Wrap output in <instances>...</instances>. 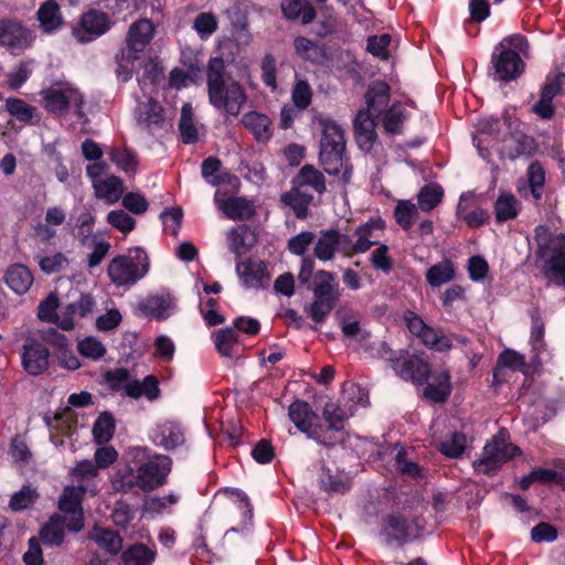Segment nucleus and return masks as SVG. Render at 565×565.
I'll use <instances>...</instances> for the list:
<instances>
[{
    "instance_id": "nucleus-3",
    "label": "nucleus",
    "mask_w": 565,
    "mask_h": 565,
    "mask_svg": "<svg viewBox=\"0 0 565 565\" xmlns=\"http://www.w3.org/2000/svg\"><path fill=\"white\" fill-rule=\"evenodd\" d=\"M321 139L318 161L326 173L335 178V183L345 189L350 183L353 166L345 153L344 129L333 119L319 118Z\"/></svg>"
},
{
    "instance_id": "nucleus-12",
    "label": "nucleus",
    "mask_w": 565,
    "mask_h": 565,
    "mask_svg": "<svg viewBox=\"0 0 565 565\" xmlns=\"http://www.w3.org/2000/svg\"><path fill=\"white\" fill-rule=\"evenodd\" d=\"M288 417L296 428L308 438L326 447H331L335 444L333 438L326 436L323 427L316 423L318 415L308 402L301 399L294 401L288 407Z\"/></svg>"
},
{
    "instance_id": "nucleus-55",
    "label": "nucleus",
    "mask_w": 565,
    "mask_h": 565,
    "mask_svg": "<svg viewBox=\"0 0 565 565\" xmlns=\"http://www.w3.org/2000/svg\"><path fill=\"white\" fill-rule=\"evenodd\" d=\"M527 182L533 198L540 200L545 184V171L540 162L533 161L530 163L527 168Z\"/></svg>"
},
{
    "instance_id": "nucleus-59",
    "label": "nucleus",
    "mask_w": 565,
    "mask_h": 565,
    "mask_svg": "<svg viewBox=\"0 0 565 565\" xmlns=\"http://www.w3.org/2000/svg\"><path fill=\"white\" fill-rule=\"evenodd\" d=\"M36 498L38 493L34 489L30 486H23L19 491L11 495L9 507L13 511H22L30 508Z\"/></svg>"
},
{
    "instance_id": "nucleus-47",
    "label": "nucleus",
    "mask_w": 565,
    "mask_h": 565,
    "mask_svg": "<svg viewBox=\"0 0 565 565\" xmlns=\"http://www.w3.org/2000/svg\"><path fill=\"white\" fill-rule=\"evenodd\" d=\"M418 215V207L408 200H399L394 209L395 221L405 231L412 228Z\"/></svg>"
},
{
    "instance_id": "nucleus-58",
    "label": "nucleus",
    "mask_w": 565,
    "mask_h": 565,
    "mask_svg": "<svg viewBox=\"0 0 565 565\" xmlns=\"http://www.w3.org/2000/svg\"><path fill=\"white\" fill-rule=\"evenodd\" d=\"M291 100L299 110H305L310 106L312 89L307 81H296L291 90Z\"/></svg>"
},
{
    "instance_id": "nucleus-17",
    "label": "nucleus",
    "mask_w": 565,
    "mask_h": 565,
    "mask_svg": "<svg viewBox=\"0 0 565 565\" xmlns=\"http://www.w3.org/2000/svg\"><path fill=\"white\" fill-rule=\"evenodd\" d=\"M380 535L388 546L402 547L412 540L411 525L399 513H391L382 519Z\"/></svg>"
},
{
    "instance_id": "nucleus-40",
    "label": "nucleus",
    "mask_w": 565,
    "mask_h": 565,
    "mask_svg": "<svg viewBox=\"0 0 565 565\" xmlns=\"http://www.w3.org/2000/svg\"><path fill=\"white\" fill-rule=\"evenodd\" d=\"M455 278V265L451 260L445 259L431 266L426 271L427 282L436 288L451 281Z\"/></svg>"
},
{
    "instance_id": "nucleus-10",
    "label": "nucleus",
    "mask_w": 565,
    "mask_h": 565,
    "mask_svg": "<svg viewBox=\"0 0 565 565\" xmlns=\"http://www.w3.org/2000/svg\"><path fill=\"white\" fill-rule=\"evenodd\" d=\"M41 95L44 109L56 117L66 115L71 107H74V113L78 119L86 117L83 110L85 104L84 96L70 83L51 85L49 88L43 89Z\"/></svg>"
},
{
    "instance_id": "nucleus-41",
    "label": "nucleus",
    "mask_w": 565,
    "mask_h": 565,
    "mask_svg": "<svg viewBox=\"0 0 565 565\" xmlns=\"http://www.w3.org/2000/svg\"><path fill=\"white\" fill-rule=\"evenodd\" d=\"M525 356L514 350H503L497 361V366L493 369L494 383L499 382V376L502 367H509L513 371H523L525 369Z\"/></svg>"
},
{
    "instance_id": "nucleus-48",
    "label": "nucleus",
    "mask_w": 565,
    "mask_h": 565,
    "mask_svg": "<svg viewBox=\"0 0 565 565\" xmlns=\"http://www.w3.org/2000/svg\"><path fill=\"white\" fill-rule=\"evenodd\" d=\"M109 159L118 169L126 173L135 174L138 166V159L134 151L128 148H113L108 152Z\"/></svg>"
},
{
    "instance_id": "nucleus-22",
    "label": "nucleus",
    "mask_w": 565,
    "mask_h": 565,
    "mask_svg": "<svg viewBox=\"0 0 565 565\" xmlns=\"http://www.w3.org/2000/svg\"><path fill=\"white\" fill-rule=\"evenodd\" d=\"M111 489L115 492L128 494L141 491L138 472L134 465L128 461L124 467H119L110 477Z\"/></svg>"
},
{
    "instance_id": "nucleus-25",
    "label": "nucleus",
    "mask_w": 565,
    "mask_h": 565,
    "mask_svg": "<svg viewBox=\"0 0 565 565\" xmlns=\"http://www.w3.org/2000/svg\"><path fill=\"white\" fill-rule=\"evenodd\" d=\"M280 11L286 20H300L302 24H309L317 18L316 8L308 0H281Z\"/></svg>"
},
{
    "instance_id": "nucleus-35",
    "label": "nucleus",
    "mask_w": 565,
    "mask_h": 565,
    "mask_svg": "<svg viewBox=\"0 0 565 565\" xmlns=\"http://www.w3.org/2000/svg\"><path fill=\"white\" fill-rule=\"evenodd\" d=\"M174 306V299L170 294L153 295L146 298L140 305L139 309L146 316L158 319H164L168 312Z\"/></svg>"
},
{
    "instance_id": "nucleus-61",
    "label": "nucleus",
    "mask_w": 565,
    "mask_h": 565,
    "mask_svg": "<svg viewBox=\"0 0 565 565\" xmlns=\"http://www.w3.org/2000/svg\"><path fill=\"white\" fill-rule=\"evenodd\" d=\"M105 381L113 391H124L127 394V386L132 383L129 371L125 367L115 369L105 373Z\"/></svg>"
},
{
    "instance_id": "nucleus-54",
    "label": "nucleus",
    "mask_w": 565,
    "mask_h": 565,
    "mask_svg": "<svg viewBox=\"0 0 565 565\" xmlns=\"http://www.w3.org/2000/svg\"><path fill=\"white\" fill-rule=\"evenodd\" d=\"M532 329H531V345L533 351L536 353V358L540 353L546 350V343L544 341L545 324L540 315L535 309L531 312Z\"/></svg>"
},
{
    "instance_id": "nucleus-19",
    "label": "nucleus",
    "mask_w": 565,
    "mask_h": 565,
    "mask_svg": "<svg viewBox=\"0 0 565 565\" xmlns=\"http://www.w3.org/2000/svg\"><path fill=\"white\" fill-rule=\"evenodd\" d=\"M385 227V222L381 217H372L365 223L359 225L354 231L356 241L353 242L349 235V249L351 257L356 254L367 252L372 246L379 242V232Z\"/></svg>"
},
{
    "instance_id": "nucleus-38",
    "label": "nucleus",
    "mask_w": 565,
    "mask_h": 565,
    "mask_svg": "<svg viewBox=\"0 0 565 565\" xmlns=\"http://www.w3.org/2000/svg\"><path fill=\"white\" fill-rule=\"evenodd\" d=\"M65 521L60 516L51 515L40 530V540L46 545L60 546L65 539Z\"/></svg>"
},
{
    "instance_id": "nucleus-23",
    "label": "nucleus",
    "mask_w": 565,
    "mask_h": 565,
    "mask_svg": "<svg viewBox=\"0 0 565 565\" xmlns=\"http://www.w3.org/2000/svg\"><path fill=\"white\" fill-rule=\"evenodd\" d=\"M431 382L425 383L423 396L434 403H445L451 394L450 373L447 370L430 375Z\"/></svg>"
},
{
    "instance_id": "nucleus-44",
    "label": "nucleus",
    "mask_w": 565,
    "mask_h": 565,
    "mask_svg": "<svg viewBox=\"0 0 565 565\" xmlns=\"http://www.w3.org/2000/svg\"><path fill=\"white\" fill-rule=\"evenodd\" d=\"M322 416L327 423V428H323L326 436H331L330 433L341 431L344 428L347 419L344 411L335 403L329 402L324 405Z\"/></svg>"
},
{
    "instance_id": "nucleus-63",
    "label": "nucleus",
    "mask_w": 565,
    "mask_h": 565,
    "mask_svg": "<svg viewBox=\"0 0 565 565\" xmlns=\"http://www.w3.org/2000/svg\"><path fill=\"white\" fill-rule=\"evenodd\" d=\"M107 222L124 234L131 232L136 225V220L124 210L110 211L107 215Z\"/></svg>"
},
{
    "instance_id": "nucleus-42",
    "label": "nucleus",
    "mask_w": 565,
    "mask_h": 565,
    "mask_svg": "<svg viewBox=\"0 0 565 565\" xmlns=\"http://www.w3.org/2000/svg\"><path fill=\"white\" fill-rule=\"evenodd\" d=\"M139 122L146 127L160 126L163 120V108L153 98H149L146 103H141L138 106Z\"/></svg>"
},
{
    "instance_id": "nucleus-14",
    "label": "nucleus",
    "mask_w": 565,
    "mask_h": 565,
    "mask_svg": "<svg viewBox=\"0 0 565 565\" xmlns=\"http://www.w3.org/2000/svg\"><path fill=\"white\" fill-rule=\"evenodd\" d=\"M337 253L343 257H351L349 235L334 227L321 230L316 237L313 255L321 262H330L334 259Z\"/></svg>"
},
{
    "instance_id": "nucleus-51",
    "label": "nucleus",
    "mask_w": 565,
    "mask_h": 565,
    "mask_svg": "<svg viewBox=\"0 0 565 565\" xmlns=\"http://www.w3.org/2000/svg\"><path fill=\"white\" fill-rule=\"evenodd\" d=\"M179 130L184 143H194L198 141V129L194 125L193 110L189 104L183 105L179 121Z\"/></svg>"
},
{
    "instance_id": "nucleus-52",
    "label": "nucleus",
    "mask_w": 565,
    "mask_h": 565,
    "mask_svg": "<svg viewBox=\"0 0 565 565\" xmlns=\"http://www.w3.org/2000/svg\"><path fill=\"white\" fill-rule=\"evenodd\" d=\"M467 446L466 435L455 431L448 438L439 443V451L448 458H459Z\"/></svg>"
},
{
    "instance_id": "nucleus-11",
    "label": "nucleus",
    "mask_w": 565,
    "mask_h": 565,
    "mask_svg": "<svg viewBox=\"0 0 565 565\" xmlns=\"http://www.w3.org/2000/svg\"><path fill=\"white\" fill-rule=\"evenodd\" d=\"M86 491V487L82 484L66 486L58 497V513L54 515L65 521L70 532L78 533L85 527L83 499Z\"/></svg>"
},
{
    "instance_id": "nucleus-9",
    "label": "nucleus",
    "mask_w": 565,
    "mask_h": 565,
    "mask_svg": "<svg viewBox=\"0 0 565 565\" xmlns=\"http://www.w3.org/2000/svg\"><path fill=\"white\" fill-rule=\"evenodd\" d=\"M381 355L390 363L398 377L415 385H424L431 375L430 364L419 355L411 354L406 350L394 353L386 343H383Z\"/></svg>"
},
{
    "instance_id": "nucleus-30",
    "label": "nucleus",
    "mask_w": 565,
    "mask_h": 565,
    "mask_svg": "<svg viewBox=\"0 0 565 565\" xmlns=\"http://www.w3.org/2000/svg\"><path fill=\"white\" fill-rule=\"evenodd\" d=\"M390 90L391 88L385 82L377 81L372 83L365 93L367 106L365 110L377 117L390 103Z\"/></svg>"
},
{
    "instance_id": "nucleus-57",
    "label": "nucleus",
    "mask_w": 565,
    "mask_h": 565,
    "mask_svg": "<svg viewBox=\"0 0 565 565\" xmlns=\"http://www.w3.org/2000/svg\"><path fill=\"white\" fill-rule=\"evenodd\" d=\"M405 120L404 107L397 103L392 105L383 116V126L388 134H398Z\"/></svg>"
},
{
    "instance_id": "nucleus-24",
    "label": "nucleus",
    "mask_w": 565,
    "mask_h": 565,
    "mask_svg": "<svg viewBox=\"0 0 565 565\" xmlns=\"http://www.w3.org/2000/svg\"><path fill=\"white\" fill-rule=\"evenodd\" d=\"M313 201V195L305 192L296 184H291L289 191L280 194V202L290 207L294 215L299 220H306L309 215V206Z\"/></svg>"
},
{
    "instance_id": "nucleus-8",
    "label": "nucleus",
    "mask_w": 565,
    "mask_h": 565,
    "mask_svg": "<svg viewBox=\"0 0 565 565\" xmlns=\"http://www.w3.org/2000/svg\"><path fill=\"white\" fill-rule=\"evenodd\" d=\"M509 431L505 428H500L491 440L484 445L481 458L472 462L475 471L494 476L504 462L520 454V448L509 443Z\"/></svg>"
},
{
    "instance_id": "nucleus-31",
    "label": "nucleus",
    "mask_w": 565,
    "mask_h": 565,
    "mask_svg": "<svg viewBox=\"0 0 565 565\" xmlns=\"http://www.w3.org/2000/svg\"><path fill=\"white\" fill-rule=\"evenodd\" d=\"M4 280L15 294L23 295L32 286L33 275L25 265L12 264L6 271Z\"/></svg>"
},
{
    "instance_id": "nucleus-27",
    "label": "nucleus",
    "mask_w": 565,
    "mask_h": 565,
    "mask_svg": "<svg viewBox=\"0 0 565 565\" xmlns=\"http://www.w3.org/2000/svg\"><path fill=\"white\" fill-rule=\"evenodd\" d=\"M88 539L94 541L108 556H115L122 550V537L118 532L110 529L94 526L88 534Z\"/></svg>"
},
{
    "instance_id": "nucleus-20",
    "label": "nucleus",
    "mask_w": 565,
    "mask_h": 565,
    "mask_svg": "<svg viewBox=\"0 0 565 565\" xmlns=\"http://www.w3.org/2000/svg\"><path fill=\"white\" fill-rule=\"evenodd\" d=\"M236 274L246 288L259 289L264 287V279H268L266 265L253 258L238 260Z\"/></svg>"
},
{
    "instance_id": "nucleus-29",
    "label": "nucleus",
    "mask_w": 565,
    "mask_h": 565,
    "mask_svg": "<svg viewBox=\"0 0 565 565\" xmlns=\"http://www.w3.org/2000/svg\"><path fill=\"white\" fill-rule=\"evenodd\" d=\"M218 206L230 220L234 221H248L256 214L253 202L244 196L227 198Z\"/></svg>"
},
{
    "instance_id": "nucleus-33",
    "label": "nucleus",
    "mask_w": 565,
    "mask_h": 565,
    "mask_svg": "<svg viewBox=\"0 0 565 565\" xmlns=\"http://www.w3.org/2000/svg\"><path fill=\"white\" fill-rule=\"evenodd\" d=\"M38 20L44 33H52L63 25L60 4L55 0H46L39 8Z\"/></svg>"
},
{
    "instance_id": "nucleus-13",
    "label": "nucleus",
    "mask_w": 565,
    "mask_h": 565,
    "mask_svg": "<svg viewBox=\"0 0 565 565\" xmlns=\"http://www.w3.org/2000/svg\"><path fill=\"white\" fill-rule=\"evenodd\" d=\"M115 22L110 15L99 9H89L81 14L72 25V36L79 44L90 43L111 30Z\"/></svg>"
},
{
    "instance_id": "nucleus-16",
    "label": "nucleus",
    "mask_w": 565,
    "mask_h": 565,
    "mask_svg": "<svg viewBox=\"0 0 565 565\" xmlns=\"http://www.w3.org/2000/svg\"><path fill=\"white\" fill-rule=\"evenodd\" d=\"M21 364L31 376L43 374L50 366V351L39 340L28 338L22 347Z\"/></svg>"
},
{
    "instance_id": "nucleus-62",
    "label": "nucleus",
    "mask_w": 565,
    "mask_h": 565,
    "mask_svg": "<svg viewBox=\"0 0 565 565\" xmlns=\"http://www.w3.org/2000/svg\"><path fill=\"white\" fill-rule=\"evenodd\" d=\"M247 227L232 228L227 234L228 246L232 253L235 254L237 259H241L244 249L250 247L254 242L246 241Z\"/></svg>"
},
{
    "instance_id": "nucleus-2",
    "label": "nucleus",
    "mask_w": 565,
    "mask_h": 565,
    "mask_svg": "<svg viewBox=\"0 0 565 565\" xmlns=\"http://www.w3.org/2000/svg\"><path fill=\"white\" fill-rule=\"evenodd\" d=\"M206 89L210 104L230 116H237L247 103L244 86L227 71L221 56L207 61Z\"/></svg>"
},
{
    "instance_id": "nucleus-56",
    "label": "nucleus",
    "mask_w": 565,
    "mask_h": 565,
    "mask_svg": "<svg viewBox=\"0 0 565 565\" xmlns=\"http://www.w3.org/2000/svg\"><path fill=\"white\" fill-rule=\"evenodd\" d=\"M317 235L311 231H302L298 233L297 235L289 238L287 243L288 250L296 255L308 257L306 253L308 252L309 247L316 242Z\"/></svg>"
},
{
    "instance_id": "nucleus-1",
    "label": "nucleus",
    "mask_w": 565,
    "mask_h": 565,
    "mask_svg": "<svg viewBox=\"0 0 565 565\" xmlns=\"http://www.w3.org/2000/svg\"><path fill=\"white\" fill-rule=\"evenodd\" d=\"M313 269L315 259L312 257L301 258L297 279L315 297V300L305 308V311L316 323H322L335 308L341 292L335 274L324 269L313 273Z\"/></svg>"
},
{
    "instance_id": "nucleus-21",
    "label": "nucleus",
    "mask_w": 565,
    "mask_h": 565,
    "mask_svg": "<svg viewBox=\"0 0 565 565\" xmlns=\"http://www.w3.org/2000/svg\"><path fill=\"white\" fill-rule=\"evenodd\" d=\"M373 114L360 110L353 121L355 138L362 150H371L376 140V124Z\"/></svg>"
},
{
    "instance_id": "nucleus-43",
    "label": "nucleus",
    "mask_w": 565,
    "mask_h": 565,
    "mask_svg": "<svg viewBox=\"0 0 565 565\" xmlns=\"http://www.w3.org/2000/svg\"><path fill=\"white\" fill-rule=\"evenodd\" d=\"M495 220L499 223L516 217L519 213V202L511 193H502L494 202Z\"/></svg>"
},
{
    "instance_id": "nucleus-4",
    "label": "nucleus",
    "mask_w": 565,
    "mask_h": 565,
    "mask_svg": "<svg viewBox=\"0 0 565 565\" xmlns=\"http://www.w3.org/2000/svg\"><path fill=\"white\" fill-rule=\"evenodd\" d=\"M156 28L150 19L141 18L131 23L125 38V47L115 55L116 75L121 82L132 78L135 62L141 58L154 36Z\"/></svg>"
},
{
    "instance_id": "nucleus-49",
    "label": "nucleus",
    "mask_w": 565,
    "mask_h": 565,
    "mask_svg": "<svg viewBox=\"0 0 565 565\" xmlns=\"http://www.w3.org/2000/svg\"><path fill=\"white\" fill-rule=\"evenodd\" d=\"M6 109L11 116L25 125L32 124V119L36 115V108L20 98H8Z\"/></svg>"
},
{
    "instance_id": "nucleus-37",
    "label": "nucleus",
    "mask_w": 565,
    "mask_h": 565,
    "mask_svg": "<svg viewBox=\"0 0 565 565\" xmlns=\"http://www.w3.org/2000/svg\"><path fill=\"white\" fill-rule=\"evenodd\" d=\"M242 122L258 141H265L271 137V121L269 117L264 114L257 111H248L244 114Z\"/></svg>"
},
{
    "instance_id": "nucleus-28",
    "label": "nucleus",
    "mask_w": 565,
    "mask_h": 565,
    "mask_svg": "<svg viewBox=\"0 0 565 565\" xmlns=\"http://www.w3.org/2000/svg\"><path fill=\"white\" fill-rule=\"evenodd\" d=\"M536 142L533 137L521 131H514L505 140L503 152L505 156L514 160L521 156L530 157L536 151Z\"/></svg>"
},
{
    "instance_id": "nucleus-60",
    "label": "nucleus",
    "mask_w": 565,
    "mask_h": 565,
    "mask_svg": "<svg viewBox=\"0 0 565 565\" xmlns=\"http://www.w3.org/2000/svg\"><path fill=\"white\" fill-rule=\"evenodd\" d=\"M60 306V299L51 292L45 299H43L38 307V318L44 322H57L56 310Z\"/></svg>"
},
{
    "instance_id": "nucleus-6",
    "label": "nucleus",
    "mask_w": 565,
    "mask_h": 565,
    "mask_svg": "<svg viewBox=\"0 0 565 565\" xmlns=\"http://www.w3.org/2000/svg\"><path fill=\"white\" fill-rule=\"evenodd\" d=\"M534 239L539 255L546 258L544 276L556 286L565 288V235L552 234L547 227L537 226Z\"/></svg>"
},
{
    "instance_id": "nucleus-45",
    "label": "nucleus",
    "mask_w": 565,
    "mask_h": 565,
    "mask_svg": "<svg viewBox=\"0 0 565 565\" xmlns=\"http://www.w3.org/2000/svg\"><path fill=\"white\" fill-rule=\"evenodd\" d=\"M425 347L439 352H447L452 348L451 340L447 338L440 328L428 326L418 337Z\"/></svg>"
},
{
    "instance_id": "nucleus-39",
    "label": "nucleus",
    "mask_w": 565,
    "mask_h": 565,
    "mask_svg": "<svg viewBox=\"0 0 565 565\" xmlns=\"http://www.w3.org/2000/svg\"><path fill=\"white\" fill-rule=\"evenodd\" d=\"M127 395L132 398L146 396L149 401H154L160 395L159 382L153 375L146 376L142 382L134 380L127 386Z\"/></svg>"
},
{
    "instance_id": "nucleus-18",
    "label": "nucleus",
    "mask_w": 565,
    "mask_h": 565,
    "mask_svg": "<svg viewBox=\"0 0 565 565\" xmlns=\"http://www.w3.org/2000/svg\"><path fill=\"white\" fill-rule=\"evenodd\" d=\"M33 41L32 32L13 20L0 21V44L14 53H21Z\"/></svg>"
},
{
    "instance_id": "nucleus-34",
    "label": "nucleus",
    "mask_w": 565,
    "mask_h": 565,
    "mask_svg": "<svg viewBox=\"0 0 565 565\" xmlns=\"http://www.w3.org/2000/svg\"><path fill=\"white\" fill-rule=\"evenodd\" d=\"M95 196L104 200L107 204H115L124 196V182L117 175H109L94 184Z\"/></svg>"
},
{
    "instance_id": "nucleus-64",
    "label": "nucleus",
    "mask_w": 565,
    "mask_h": 565,
    "mask_svg": "<svg viewBox=\"0 0 565 565\" xmlns=\"http://www.w3.org/2000/svg\"><path fill=\"white\" fill-rule=\"evenodd\" d=\"M78 352L92 360H99L106 353L104 344L95 338L88 337L79 341L77 344Z\"/></svg>"
},
{
    "instance_id": "nucleus-50",
    "label": "nucleus",
    "mask_w": 565,
    "mask_h": 565,
    "mask_svg": "<svg viewBox=\"0 0 565 565\" xmlns=\"http://www.w3.org/2000/svg\"><path fill=\"white\" fill-rule=\"evenodd\" d=\"M115 431L114 416L108 413H102L93 426L94 439L97 444L102 445L111 439Z\"/></svg>"
},
{
    "instance_id": "nucleus-36",
    "label": "nucleus",
    "mask_w": 565,
    "mask_h": 565,
    "mask_svg": "<svg viewBox=\"0 0 565 565\" xmlns=\"http://www.w3.org/2000/svg\"><path fill=\"white\" fill-rule=\"evenodd\" d=\"M158 445L162 446L166 450H173L184 444V433L182 427L173 422L164 423L159 427L154 437Z\"/></svg>"
},
{
    "instance_id": "nucleus-26",
    "label": "nucleus",
    "mask_w": 565,
    "mask_h": 565,
    "mask_svg": "<svg viewBox=\"0 0 565 565\" xmlns=\"http://www.w3.org/2000/svg\"><path fill=\"white\" fill-rule=\"evenodd\" d=\"M291 184H296L302 190L310 188L319 195H322L327 191V180L323 172L309 163L300 168L298 173L292 178Z\"/></svg>"
},
{
    "instance_id": "nucleus-15",
    "label": "nucleus",
    "mask_w": 565,
    "mask_h": 565,
    "mask_svg": "<svg viewBox=\"0 0 565 565\" xmlns=\"http://www.w3.org/2000/svg\"><path fill=\"white\" fill-rule=\"evenodd\" d=\"M491 62L495 78L503 82L516 79L524 72L525 65L519 53L504 49L503 43L495 47Z\"/></svg>"
},
{
    "instance_id": "nucleus-32",
    "label": "nucleus",
    "mask_w": 565,
    "mask_h": 565,
    "mask_svg": "<svg viewBox=\"0 0 565 565\" xmlns=\"http://www.w3.org/2000/svg\"><path fill=\"white\" fill-rule=\"evenodd\" d=\"M156 558L157 547L153 543L151 545L135 543L121 554L124 565H152Z\"/></svg>"
},
{
    "instance_id": "nucleus-46",
    "label": "nucleus",
    "mask_w": 565,
    "mask_h": 565,
    "mask_svg": "<svg viewBox=\"0 0 565 565\" xmlns=\"http://www.w3.org/2000/svg\"><path fill=\"white\" fill-rule=\"evenodd\" d=\"M444 190L437 183L426 184L420 189L417 195L418 209L429 212L435 209L443 200Z\"/></svg>"
},
{
    "instance_id": "nucleus-7",
    "label": "nucleus",
    "mask_w": 565,
    "mask_h": 565,
    "mask_svg": "<svg viewBox=\"0 0 565 565\" xmlns=\"http://www.w3.org/2000/svg\"><path fill=\"white\" fill-rule=\"evenodd\" d=\"M150 268L147 252L141 247L130 248L127 255L114 257L107 267L110 281L117 287H131L142 279Z\"/></svg>"
},
{
    "instance_id": "nucleus-53",
    "label": "nucleus",
    "mask_w": 565,
    "mask_h": 565,
    "mask_svg": "<svg viewBox=\"0 0 565 565\" xmlns=\"http://www.w3.org/2000/svg\"><path fill=\"white\" fill-rule=\"evenodd\" d=\"M238 342L239 339L234 328H222L215 334V348L223 356L232 358L233 347Z\"/></svg>"
},
{
    "instance_id": "nucleus-5",
    "label": "nucleus",
    "mask_w": 565,
    "mask_h": 565,
    "mask_svg": "<svg viewBox=\"0 0 565 565\" xmlns=\"http://www.w3.org/2000/svg\"><path fill=\"white\" fill-rule=\"evenodd\" d=\"M126 461L134 465L142 492H150L166 483L171 470V458L164 455H150L146 448L132 447L125 455Z\"/></svg>"
}]
</instances>
